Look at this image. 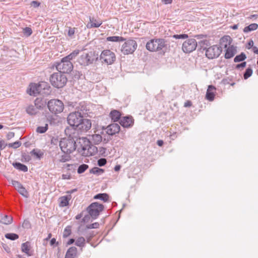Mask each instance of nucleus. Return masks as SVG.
I'll use <instances>...</instances> for the list:
<instances>
[{
	"instance_id": "f257e3e1",
	"label": "nucleus",
	"mask_w": 258,
	"mask_h": 258,
	"mask_svg": "<svg viewBox=\"0 0 258 258\" xmlns=\"http://www.w3.org/2000/svg\"><path fill=\"white\" fill-rule=\"evenodd\" d=\"M201 49L206 50V55L209 59H213L218 57L222 52L221 47L217 45H214L208 48L207 47L209 45V41L207 40H201L199 42Z\"/></svg>"
},
{
	"instance_id": "f03ea898",
	"label": "nucleus",
	"mask_w": 258,
	"mask_h": 258,
	"mask_svg": "<svg viewBox=\"0 0 258 258\" xmlns=\"http://www.w3.org/2000/svg\"><path fill=\"white\" fill-rule=\"evenodd\" d=\"M167 46V41L163 38L151 39L146 45L147 49L150 51H162L163 53Z\"/></svg>"
},
{
	"instance_id": "7ed1b4c3",
	"label": "nucleus",
	"mask_w": 258,
	"mask_h": 258,
	"mask_svg": "<svg viewBox=\"0 0 258 258\" xmlns=\"http://www.w3.org/2000/svg\"><path fill=\"white\" fill-rule=\"evenodd\" d=\"M98 56V54L95 51L84 52L78 58V62L81 66H88L97 61Z\"/></svg>"
},
{
	"instance_id": "20e7f679",
	"label": "nucleus",
	"mask_w": 258,
	"mask_h": 258,
	"mask_svg": "<svg viewBox=\"0 0 258 258\" xmlns=\"http://www.w3.org/2000/svg\"><path fill=\"white\" fill-rule=\"evenodd\" d=\"M80 143L81 146L78 148V151L84 156H92L97 151V148L92 145L89 139H83L82 143L80 142Z\"/></svg>"
},
{
	"instance_id": "39448f33",
	"label": "nucleus",
	"mask_w": 258,
	"mask_h": 258,
	"mask_svg": "<svg viewBox=\"0 0 258 258\" xmlns=\"http://www.w3.org/2000/svg\"><path fill=\"white\" fill-rule=\"evenodd\" d=\"M59 147L62 152L70 154L76 149V143L73 138H63L59 142Z\"/></svg>"
},
{
	"instance_id": "423d86ee",
	"label": "nucleus",
	"mask_w": 258,
	"mask_h": 258,
	"mask_svg": "<svg viewBox=\"0 0 258 258\" xmlns=\"http://www.w3.org/2000/svg\"><path fill=\"white\" fill-rule=\"evenodd\" d=\"M51 85L57 88H62L67 82L66 76L60 72L52 74L49 78Z\"/></svg>"
},
{
	"instance_id": "0eeeda50",
	"label": "nucleus",
	"mask_w": 258,
	"mask_h": 258,
	"mask_svg": "<svg viewBox=\"0 0 258 258\" xmlns=\"http://www.w3.org/2000/svg\"><path fill=\"white\" fill-rule=\"evenodd\" d=\"M47 105L49 110L55 114L61 113L64 109L63 102L57 99L50 100L48 101Z\"/></svg>"
},
{
	"instance_id": "6e6552de",
	"label": "nucleus",
	"mask_w": 258,
	"mask_h": 258,
	"mask_svg": "<svg viewBox=\"0 0 258 258\" xmlns=\"http://www.w3.org/2000/svg\"><path fill=\"white\" fill-rule=\"evenodd\" d=\"M104 207L97 202L91 204L87 208V211L90 217L94 220L96 219L99 215L100 213L104 210Z\"/></svg>"
},
{
	"instance_id": "1a4fd4ad",
	"label": "nucleus",
	"mask_w": 258,
	"mask_h": 258,
	"mask_svg": "<svg viewBox=\"0 0 258 258\" xmlns=\"http://www.w3.org/2000/svg\"><path fill=\"white\" fill-rule=\"evenodd\" d=\"M55 67L59 72L63 74L71 73L73 69L72 63L68 60H63V57L60 62H56Z\"/></svg>"
},
{
	"instance_id": "9d476101",
	"label": "nucleus",
	"mask_w": 258,
	"mask_h": 258,
	"mask_svg": "<svg viewBox=\"0 0 258 258\" xmlns=\"http://www.w3.org/2000/svg\"><path fill=\"white\" fill-rule=\"evenodd\" d=\"M83 118L84 117L81 115L80 113L75 111L69 114L67 117V121L71 126L73 127L74 129H77Z\"/></svg>"
},
{
	"instance_id": "9b49d317",
	"label": "nucleus",
	"mask_w": 258,
	"mask_h": 258,
	"mask_svg": "<svg viewBox=\"0 0 258 258\" xmlns=\"http://www.w3.org/2000/svg\"><path fill=\"white\" fill-rule=\"evenodd\" d=\"M137 43L135 40L129 39L122 46L121 52L124 54H132L137 49Z\"/></svg>"
},
{
	"instance_id": "f8f14e48",
	"label": "nucleus",
	"mask_w": 258,
	"mask_h": 258,
	"mask_svg": "<svg viewBox=\"0 0 258 258\" xmlns=\"http://www.w3.org/2000/svg\"><path fill=\"white\" fill-rule=\"evenodd\" d=\"M100 59L102 62H104L107 64H111L115 61L116 57L113 52L110 50L106 49L101 52L100 55Z\"/></svg>"
},
{
	"instance_id": "ddd939ff",
	"label": "nucleus",
	"mask_w": 258,
	"mask_h": 258,
	"mask_svg": "<svg viewBox=\"0 0 258 258\" xmlns=\"http://www.w3.org/2000/svg\"><path fill=\"white\" fill-rule=\"evenodd\" d=\"M198 46L197 42L194 38L185 41L182 46L183 51L185 53H190L195 50Z\"/></svg>"
},
{
	"instance_id": "4468645a",
	"label": "nucleus",
	"mask_w": 258,
	"mask_h": 258,
	"mask_svg": "<svg viewBox=\"0 0 258 258\" xmlns=\"http://www.w3.org/2000/svg\"><path fill=\"white\" fill-rule=\"evenodd\" d=\"M76 111L81 114V115L83 117H87L88 113H90L89 107L86 105L85 102H81L79 105L76 107Z\"/></svg>"
},
{
	"instance_id": "2eb2a0df",
	"label": "nucleus",
	"mask_w": 258,
	"mask_h": 258,
	"mask_svg": "<svg viewBox=\"0 0 258 258\" xmlns=\"http://www.w3.org/2000/svg\"><path fill=\"white\" fill-rule=\"evenodd\" d=\"M91 125L92 123L90 119L83 118L77 129L81 131H87L91 128Z\"/></svg>"
},
{
	"instance_id": "dca6fc26",
	"label": "nucleus",
	"mask_w": 258,
	"mask_h": 258,
	"mask_svg": "<svg viewBox=\"0 0 258 258\" xmlns=\"http://www.w3.org/2000/svg\"><path fill=\"white\" fill-rule=\"evenodd\" d=\"M120 126L117 123H112L107 126L106 128V133L109 135L113 136L116 133H119L120 131Z\"/></svg>"
},
{
	"instance_id": "f3484780",
	"label": "nucleus",
	"mask_w": 258,
	"mask_h": 258,
	"mask_svg": "<svg viewBox=\"0 0 258 258\" xmlns=\"http://www.w3.org/2000/svg\"><path fill=\"white\" fill-rule=\"evenodd\" d=\"M41 85L32 84L30 85V88L27 90V93L30 95L36 96L41 93Z\"/></svg>"
},
{
	"instance_id": "a211bd4d",
	"label": "nucleus",
	"mask_w": 258,
	"mask_h": 258,
	"mask_svg": "<svg viewBox=\"0 0 258 258\" xmlns=\"http://www.w3.org/2000/svg\"><path fill=\"white\" fill-rule=\"evenodd\" d=\"M119 123L123 127H130L134 124V119L132 116H125L120 119Z\"/></svg>"
},
{
	"instance_id": "6ab92c4d",
	"label": "nucleus",
	"mask_w": 258,
	"mask_h": 258,
	"mask_svg": "<svg viewBox=\"0 0 258 258\" xmlns=\"http://www.w3.org/2000/svg\"><path fill=\"white\" fill-rule=\"evenodd\" d=\"M216 88L213 85H209L206 92V98L209 101L214 100L215 96Z\"/></svg>"
},
{
	"instance_id": "aec40b11",
	"label": "nucleus",
	"mask_w": 258,
	"mask_h": 258,
	"mask_svg": "<svg viewBox=\"0 0 258 258\" xmlns=\"http://www.w3.org/2000/svg\"><path fill=\"white\" fill-rule=\"evenodd\" d=\"M90 23L87 25L88 28H98L102 24V21L100 20H97L94 18L91 17H89Z\"/></svg>"
},
{
	"instance_id": "412c9836",
	"label": "nucleus",
	"mask_w": 258,
	"mask_h": 258,
	"mask_svg": "<svg viewBox=\"0 0 258 258\" xmlns=\"http://www.w3.org/2000/svg\"><path fill=\"white\" fill-rule=\"evenodd\" d=\"M236 53V47L232 45L229 46L226 49L225 57L227 59H229L232 57Z\"/></svg>"
},
{
	"instance_id": "4be33fe9",
	"label": "nucleus",
	"mask_w": 258,
	"mask_h": 258,
	"mask_svg": "<svg viewBox=\"0 0 258 258\" xmlns=\"http://www.w3.org/2000/svg\"><path fill=\"white\" fill-rule=\"evenodd\" d=\"M71 199V195H67L60 197L58 199L59 202V206L61 207L67 206L69 205V201H70Z\"/></svg>"
},
{
	"instance_id": "5701e85b",
	"label": "nucleus",
	"mask_w": 258,
	"mask_h": 258,
	"mask_svg": "<svg viewBox=\"0 0 258 258\" xmlns=\"http://www.w3.org/2000/svg\"><path fill=\"white\" fill-rule=\"evenodd\" d=\"M77 253V248L75 246H72L68 249L64 258H75Z\"/></svg>"
},
{
	"instance_id": "b1692460",
	"label": "nucleus",
	"mask_w": 258,
	"mask_h": 258,
	"mask_svg": "<svg viewBox=\"0 0 258 258\" xmlns=\"http://www.w3.org/2000/svg\"><path fill=\"white\" fill-rule=\"evenodd\" d=\"M26 111L30 115H35L39 112V110L35 105H29L26 108Z\"/></svg>"
},
{
	"instance_id": "393cba45",
	"label": "nucleus",
	"mask_w": 258,
	"mask_h": 258,
	"mask_svg": "<svg viewBox=\"0 0 258 258\" xmlns=\"http://www.w3.org/2000/svg\"><path fill=\"white\" fill-rule=\"evenodd\" d=\"M13 218L11 216H8L6 215H0V223L4 224H10L12 222Z\"/></svg>"
},
{
	"instance_id": "a878e982",
	"label": "nucleus",
	"mask_w": 258,
	"mask_h": 258,
	"mask_svg": "<svg viewBox=\"0 0 258 258\" xmlns=\"http://www.w3.org/2000/svg\"><path fill=\"white\" fill-rule=\"evenodd\" d=\"M89 140L94 144H98L102 141V137L99 134H94L90 136Z\"/></svg>"
},
{
	"instance_id": "bb28decb",
	"label": "nucleus",
	"mask_w": 258,
	"mask_h": 258,
	"mask_svg": "<svg viewBox=\"0 0 258 258\" xmlns=\"http://www.w3.org/2000/svg\"><path fill=\"white\" fill-rule=\"evenodd\" d=\"M12 165L14 168L19 170V171H23L24 172L28 171L27 166L20 162H14Z\"/></svg>"
},
{
	"instance_id": "cd10ccee",
	"label": "nucleus",
	"mask_w": 258,
	"mask_h": 258,
	"mask_svg": "<svg viewBox=\"0 0 258 258\" xmlns=\"http://www.w3.org/2000/svg\"><path fill=\"white\" fill-rule=\"evenodd\" d=\"M121 114L119 111L116 110H113L110 113V117L114 121H117L120 118Z\"/></svg>"
},
{
	"instance_id": "c85d7f7f",
	"label": "nucleus",
	"mask_w": 258,
	"mask_h": 258,
	"mask_svg": "<svg viewBox=\"0 0 258 258\" xmlns=\"http://www.w3.org/2000/svg\"><path fill=\"white\" fill-rule=\"evenodd\" d=\"M46 103V102H43L41 98H37L34 101V105L38 110L42 109Z\"/></svg>"
},
{
	"instance_id": "c756f323",
	"label": "nucleus",
	"mask_w": 258,
	"mask_h": 258,
	"mask_svg": "<svg viewBox=\"0 0 258 258\" xmlns=\"http://www.w3.org/2000/svg\"><path fill=\"white\" fill-rule=\"evenodd\" d=\"M94 199L100 200L106 202L109 200V195L106 193L98 194L94 196Z\"/></svg>"
},
{
	"instance_id": "7c9ffc66",
	"label": "nucleus",
	"mask_w": 258,
	"mask_h": 258,
	"mask_svg": "<svg viewBox=\"0 0 258 258\" xmlns=\"http://www.w3.org/2000/svg\"><path fill=\"white\" fill-rule=\"evenodd\" d=\"M231 37L229 36H225L221 39V44L224 45V47H227L228 45L231 43Z\"/></svg>"
},
{
	"instance_id": "2f4dec72",
	"label": "nucleus",
	"mask_w": 258,
	"mask_h": 258,
	"mask_svg": "<svg viewBox=\"0 0 258 258\" xmlns=\"http://www.w3.org/2000/svg\"><path fill=\"white\" fill-rule=\"evenodd\" d=\"M258 28V25L256 23H252L245 27L243 29L244 33H248L251 31L255 30Z\"/></svg>"
},
{
	"instance_id": "473e14b6",
	"label": "nucleus",
	"mask_w": 258,
	"mask_h": 258,
	"mask_svg": "<svg viewBox=\"0 0 258 258\" xmlns=\"http://www.w3.org/2000/svg\"><path fill=\"white\" fill-rule=\"evenodd\" d=\"M79 50H75L72 53H71L68 55L63 57V60H68L71 61V60L75 58L76 56H77L79 53Z\"/></svg>"
},
{
	"instance_id": "72a5a7b5",
	"label": "nucleus",
	"mask_w": 258,
	"mask_h": 258,
	"mask_svg": "<svg viewBox=\"0 0 258 258\" xmlns=\"http://www.w3.org/2000/svg\"><path fill=\"white\" fill-rule=\"evenodd\" d=\"M106 40L108 41H112V42H119V41H124L125 39L121 36H109L106 38Z\"/></svg>"
},
{
	"instance_id": "f704fd0d",
	"label": "nucleus",
	"mask_w": 258,
	"mask_h": 258,
	"mask_svg": "<svg viewBox=\"0 0 258 258\" xmlns=\"http://www.w3.org/2000/svg\"><path fill=\"white\" fill-rule=\"evenodd\" d=\"M246 58V55L244 52H241L239 55H236L234 58V61L235 62L243 61Z\"/></svg>"
},
{
	"instance_id": "c9c22d12",
	"label": "nucleus",
	"mask_w": 258,
	"mask_h": 258,
	"mask_svg": "<svg viewBox=\"0 0 258 258\" xmlns=\"http://www.w3.org/2000/svg\"><path fill=\"white\" fill-rule=\"evenodd\" d=\"M90 172L94 174L100 175L104 172V170L97 167H95L90 170Z\"/></svg>"
},
{
	"instance_id": "e433bc0d",
	"label": "nucleus",
	"mask_w": 258,
	"mask_h": 258,
	"mask_svg": "<svg viewBox=\"0 0 258 258\" xmlns=\"http://www.w3.org/2000/svg\"><path fill=\"white\" fill-rule=\"evenodd\" d=\"M5 237L11 240H15L19 238V235L16 233H9L5 234Z\"/></svg>"
},
{
	"instance_id": "4c0bfd02",
	"label": "nucleus",
	"mask_w": 258,
	"mask_h": 258,
	"mask_svg": "<svg viewBox=\"0 0 258 258\" xmlns=\"http://www.w3.org/2000/svg\"><path fill=\"white\" fill-rule=\"evenodd\" d=\"M21 248H22V251L23 252L26 253L28 255H31V254L29 253L30 248H29V242H26L25 243H22Z\"/></svg>"
},
{
	"instance_id": "58836bf2",
	"label": "nucleus",
	"mask_w": 258,
	"mask_h": 258,
	"mask_svg": "<svg viewBox=\"0 0 258 258\" xmlns=\"http://www.w3.org/2000/svg\"><path fill=\"white\" fill-rule=\"evenodd\" d=\"M31 154L38 159H40L43 155V153L40 150L35 149L31 152Z\"/></svg>"
},
{
	"instance_id": "ea45409f",
	"label": "nucleus",
	"mask_w": 258,
	"mask_h": 258,
	"mask_svg": "<svg viewBox=\"0 0 258 258\" xmlns=\"http://www.w3.org/2000/svg\"><path fill=\"white\" fill-rule=\"evenodd\" d=\"M48 130V124L46 123L44 126H39L36 128V132L40 134L45 133Z\"/></svg>"
},
{
	"instance_id": "a19ab883",
	"label": "nucleus",
	"mask_w": 258,
	"mask_h": 258,
	"mask_svg": "<svg viewBox=\"0 0 258 258\" xmlns=\"http://www.w3.org/2000/svg\"><path fill=\"white\" fill-rule=\"evenodd\" d=\"M10 182L17 191L23 185L20 182L13 179H11Z\"/></svg>"
},
{
	"instance_id": "79ce46f5",
	"label": "nucleus",
	"mask_w": 258,
	"mask_h": 258,
	"mask_svg": "<svg viewBox=\"0 0 258 258\" xmlns=\"http://www.w3.org/2000/svg\"><path fill=\"white\" fill-rule=\"evenodd\" d=\"M85 241V239L84 237H80L77 239L75 244L78 246L83 247L84 246Z\"/></svg>"
},
{
	"instance_id": "37998d69",
	"label": "nucleus",
	"mask_w": 258,
	"mask_h": 258,
	"mask_svg": "<svg viewBox=\"0 0 258 258\" xmlns=\"http://www.w3.org/2000/svg\"><path fill=\"white\" fill-rule=\"evenodd\" d=\"M88 165L85 164L80 165L77 170L78 173L79 174L83 173L88 169Z\"/></svg>"
},
{
	"instance_id": "c03bdc74",
	"label": "nucleus",
	"mask_w": 258,
	"mask_h": 258,
	"mask_svg": "<svg viewBox=\"0 0 258 258\" xmlns=\"http://www.w3.org/2000/svg\"><path fill=\"white\" fill-rule=\"evenodd\" d=\"M23 33L25 36L29 37L32 33V30L30 27H25L23 29Z\"/></svg>"
},
{
	"instance_id": "a18cd8bd",
	"label": "nucleus",
	"mask_w": 258,
	"mask_h": 258,
	"mask_svg": "<svg viewBox=\"0 0 258 258\" xmlns=\"http://www.w3.org/2000/svg\"><path fill=\"white\" fill-rule=\"evenodd\" d=\"M18 191L24 197H28V192L26 189V188L23 186V185H22V187L20 189H19Z\"/></svg>"
},
{
	"instance_id": "49530a36",
	"label": "nucleus",
	"mask_w": 258,
	"mask_h": 258,
	"mask_svg": "<svg viewBox=\"0 0 258 258\" xmlns=\"http://www.w3.org/2000/svg\"><path fill=\"white\" fill-rule=\"evenodd\" d=\"M252 74V70L251 68H247L244 74H243V77L245 80L247 79L249 77H250Z\"/></svg>"
},
{
	"instance_id": "de8ad7c7",
	"label": "nucleus",
	"mask_w": 258,
	"mask_h": 258,
	"mask_svg": "<svg viewBox=\"0 0 258 258\" xmlns=\"http://www.w3.org/2000/svg\"><path fill=\"white\" fill-rule=\"evenodd\" d=\"M71 158L69 154L63 155L61 156L60 159H59V162H65L70 160Z\"/></svg>"
},
{
	"instance_id": "09e8293b",
	"label": "nucleus",
	"mask_w": 258,
	"mask_h": 258,
	"mask_svg": "<svg viewBox=\"0 0 258 258\" xmlns=\"http://www.w3.org/2000/svg\"><path fill=\"white\" fill-rule=\"evenodd\" d=\"M21 145V143L20 141H16L13 143H10L8 145L9 147L13 148L14 149L18 148Z\"/></svg>"
},
{
	"instance_id": "8fccbe9b",
	"label": "nucleus",
	"mask_w": 258,
	"mask_h": 258,
	"mask_svg": "<svg viewBox=\"0 0 258 258\" xmlns=\"http://www.w3.org/2000/svg\"><path fill=\"white\" fill-rule=\"evenodd\" d=\"M173 37L175 39H184L188 38V35L185 34H176L173 36Z\"/></svg>"
},
{
	"instance_id": "3c124183",
	"label": "nucleus",
	"mask_w": 258,
	"mask_h": 258,
	"mask_svg": "<svg viewBox=\"0 0 258 258\" xmlns=\"http://www.w3.org/2000/svg\"><path fill=\"white\" fill-rule=\"evenodd\" d=\"M71 227L69 226L67 227L64 229V232L63 234V236L64 237H67L69 236L71 234Z\"/></svg>"
},
{
	"instance_id": "603ef678",
	"label": "nucleus",
	"mask_w": 258,
	"mask_h": 258,
	"mask_svg": "<svg viewBox=\"0 0 258 258\" xmlns=\"http://www.w3.org/2000/svg\"><path fill=\"white\" fill-rule=\"evenodd\" d=\"M76 28L69 27L68 34L69 37H72L75 33Z\"/></svg>"
},
{
	"instance_id": "864d4df0",
	"label": "nucleus",
	"mask_w": 258,
	"mask_h": 258,
	"mask_svg": "<svg viewBox=\"0 0 258 258\" xmlns=\"http://www.w3.org/2000/svg\"><path fill=\"white\" fill-rule=\"evenodd\" d=\"M107 161L106 159L105 158H100L97 161V164L98 166L101 167L105 165Z\"/></svg>"
},
{
	"instance_id": "5fc2aeb1",
	"label": "nucleus",
	"mask_w": 258,
	"mask_h": 258,
	"mask_svg": "<svg viewBox=\"0 0 258 258\" xmlns=\"http://www.w3.org/2000/svg\"><path fill=\"white\" fill-rule=\"evenodd\" d=\"M99 226V224L98 222H95L87 226L88 229L98 228Z\"/></svg>"
},
{
	"instance_id": "6e6d98bb",
	"label": "nucleus",
	"mask_w": 258,
	"mask_h": 258,
	"mask_svg": "<svg viewBox=\"0 0 258 258\" xmlns=\"http://www.w3.org/2000/svg\"><path fill=\"white\" fill-rule=\"evenodd\" d=\"M22 227L24 228H29L30 227V223L29 221L27 220H24L22 224Z\"/></svg>"
},
{
	"instance_id": "4d7b16f0",
	"label": "nucleus",
	"mask_w": 258,
	"mask_h": 258,
	"mask_svg": "<svg viewBox=\"0 0 258 258\" xmlns=\"http://www.w3.org/2000/svg\"><path fill=\"white\" fill-rule=\"evenodd\" d=\"M60 141L58 139L55 137H52L51 140V144L54 145H57L58 143L59 144Z\"/></svg>"
},
{
	"instance_id": "13d9d810",
	"label": "nucleus",
	"mask_w": 258,
	"mask_h": 258,
	"mask_svg": "<svg viewBox=\"0 0 258 258\" xmlns=\"http://www.w3.org/2000/svg\"><path fill=\"white\" fill-rule=\"evenodd\" d=\"M246 62L245 61H244V62H242L241 63H239V64H237L236 66V69H239L240 68H243L244 67H245L246 66Z\"/></svg>"
},
{
	"instance_id": "bf43d9fd",
	"label": "nucleus",
	"mask_w": 258,
	"mask_h": 258,
	"mask_svg": "<svg viewBox=\"0 0 258 258\" xmlns=\"http://www.w3.org/2000/svg\"><path fill=\"white\" fill-rule=\"evenodd\" d=\"M40 3L37 1H32L31 2V6L34 8H37L40 6Z\"/></svg>"
},
{
	"instance_id": "052dcab7",
	"label": "nucleus",
	"mask_w": 258,
	"mask_h": 258,
	"mask_svg": "<svg viewBox=\"0 0 258 258\" xmlns=\"http://www.w3.org/2000/svg\"><path fill=\"white\" fill-rule=\"evenodd\" d=\"M14 136H15L14 133L9 132L7 135V138L8 140H10L11 139L13 138L14 137Z\"/></svg>"
},
{
	"instance_id": "680f3d73",
	"label": "nucleus",
	"mask_w": 258,
	"mask_h": 258,
	"mask_svg": "<svg viewBox=\"0 0 258 258\" xmlns=\"http://www.w3.org/2000/svg\"><path fill=\"white\" fill-rule=\"evenodd\" d=\"M248 46H247V49H250V48H252L253 47V42L252 40L249 41L247 43Z\"/></svg>"
},
{
	"instance_id": "e2e57ef3",
	"label": "nucleus",
	"mask_w": 258,
	"mask_h": 258,
	"mask_svg": "<svg viewBox=\"0 0 258 258\" xmlns=\"http://www.w3.org/2000/svg\"><path fill=\"white\" fill-rule=\"evenodd\" d=\"M192 105V103L190 101H186L184 104V107H190Z\"/></svg>"
},
{
	"instance_id": "0e129e2a",
	"label": "nucleus",
	"mask_w": 258,
	"mask_h": 258,
	"mask_svg": "<svg viewBox=\"0 0 258 258\" xmlns=\"http://www.w3.org/2000/svg\"><path fill=\"white\" fill-rule=\"evenodd\" d=\"M55 243H56L57 245H58V242H56V239H55V238H52V239L50 240V244L52 246V245H54Z\"/></svg>"
},
{
	"instance_id": "69168bd1",
	"label": "nucleus",
	"mask_w": 258,
	"mask_h": 258,
	"mask_svg": "<svg viewBox=\"0 0 258 258\" xmlns=\"http://www.w3.org/2000/svg\"><path fill=\"white\" fill-rule=\"evenodd\" d=\"M70 174H63L62 175V178L63 179H70Z\"/></svg>"
},
{
	"instance_id": "338daca9",
	"label": "nucleus",
	"mask_w": 258,
	"mask_h": 258,
	"mask_svg": "<svg viewBox=\"0 0 258 258\" xmlns=\"http://www.w3.org/2000/svg\"><path fill=\"white\" fill-rule=\"evenodd\" d=\"M6 146V144H5V143L4 141H0V148L1 149H3L5 148Z\"/></svg>"
},
{
	"instance_id": "774afa93",
	"label": "nucleus",
	"mask_w": 258,
	"mask_h": 258,
	"mask_svg": "<svg viewBox=\"0 0 258 258\" xmlns=\"http://www.w3.org/2000/svg\"><path fill=\"white\" fill-rule=\"evenodd\" d=\"M253 52L255 54H258V48L256 46H253L252 48Z\"/></svg>"
}]
</instances>
